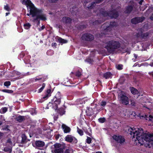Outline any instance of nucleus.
<instances>
[{
  "instance_id": "nucleus-1",
  "label": "nucleus",
  "mask_w": 153,
  "mask_h": 153,
  "mask_svg": "<svg viewBox=\"0 0 153 153\" xmlns=\"http://www.w3.org/2000/svg\"><path fill=\"white\" fill-rule=\"evenodd\" d=\"M128 131L133 140L135 142L137 141L141 145L148 144L150 147L153 146V136L151 137L149 134L143 133L142 128L134 127L129 128Z\"/></svg>"
},
{
  "instance_id": "nucleus-2",
  "label": "nucleus",
  "mask_w": 153,
  "mask_h": 153,
  "mask_svg": "<svg viewBox=\"0 0 153 153\" xmlns=\"http://www.w3.org/2000/svg\"><path fill=\"white\" fill-rule=\"evenodd\" d=\"M22 3L25 4L29 13L27 14L28 16H31L33 18V21L37 25L40 24V20L45 21L46 20L45 15L43 14L41 10L36 8L30 0H21Z\"/></svg>"
},
{
  "instance_id": "nucleus-3",
  "label": "nucleus",
  "mask_w": 153,
  "mask_h": 153,
  "mask_svg": "<svg viewBox=\"0 0 153 153\" xmlns=\"http://www.w3.org/2000/svg\"><path fill=\"white\" fill-rule=\"evenodd\" d=\"M62 96L61 93L59 92H58L56 94L54 97L51 100V102H50L48 104V105L50 106H51L55 111H56L58 107V105H59L61 102V99L62 98Z\"/></svg>"
},
{
  "instance_id": "nucleus-4",
  "label": "nucleus",
  "mask_w": 153,
  "mask_h": 153,
  "mask_svg": "<svg viewBox=\"0 0 153 153\" xmlns=\"http://www.w3.org/2000/svg\"><path fill=\"white\" fill-rule=\"evenodd\" d=\"M106 45L103 46L110 53L114 51L116 49L119 48L120 46V44L118 41L114 40L109 41L106 42Z\"/></svg>"
},
{
  "instance_id": "nucleus-5",
  "label": "nucleus",
  "mask_w": 153,
  "mask_h": 153,
  "mask_svg": "<svg viewBox=\"0 0 153 153\" xmlns=\"http://www.w3.org/2000/svg\"><path fill=\"white\" fill-rule=\"evenodd\" d=\"M119 99L121 103L124 105L129 103V98L123 92L121 91L119 94Z\"/></svg>"
},
{
  "instance_id": "nucleus-6",
  "label": "nucleus",
  "mask_w": 153,
  "mask_h": 153,
  "mask_svg": "<svg viewBox=\"0 0 153 153\" xmlns=\"http://www.w3.org/2000/svg\"><path fill=\"white\" fill-rule=\"evenodd\" d=\"M102 15L104 16L107 17L108 19L114 18H116L118 16V13L116 10L110 11V13L107 12H104L102 13Z\"/></svg>"
},
{
  "instance_id": "nucleus-7",
  "label": "nucleus",
  "mask_w": 153,
  "mask_h": 153,
  "mask_svg": "<svg viewBox=\"0 0 153 153\" xmlns=\"http://www.w3.org/2000/svg\"><path fill=\"white\" fill-rule=\"evenodd\" d=\"M112 138L117 143H120V144L122 145L125 142V139L124 137L121 136L114 135L112 137Z\"/></svg>"
},
{
  "instance_id": "nucleus-8",
  "label": "nucleus",
  "mask_w": 153,
  "mask_h": 153,
  "mask_svg": "<svg viewBox=\"0 0 153 153\" xmlns=\"http://www.w3.org/2000/svg\"><path fill=\"white\" fill-rule=\"evenodd\" d=\"M55 149L52 150V152L53 153H62L63 152V149L61 148V145L59 144H56L54 145Z\"/></svg>"
},
{
  "instance_id": "nucleus-9",
  "label": "nucleus",
  "mask_w": 153,
  "mask_h": 153,
  "mask_svg": "<svg viewBox=\"0 0 153 153\" xmlns=\"http://www.w3.org/2000/svg\"><path fill=\"white\" fill-rule=\"evenodd\" d=\"M94 38V36L90 34H84L82 36V39L83 40L87 41L92 40Z\"/></svg>"
},
{
  "instance_id": "nucleus-10",
  "label": "nucleus",
  "mask_w": 153,
  "mask_h": 153,
  "mask_svg": "<svg viewBox=\"0 0 153 153\" xmlns=\"http://www.w3.org/2000/svg\"><path fill=\"white\" fill-rule=\"evenodd\" d=\"M117 25L116 22H111L109 26H106V28L104 29V32H105V34H108L110 33V31L108 30L109 29L111 28V27L116 26Z\"/></svg>"
},
{
  "instance_id": "nucleus-11",
  "label": "nucleus",
  "mask_w": 153,
  "mask_h": 153,
  "mask_svg": "<svg viewBox=\"0 0 153 153\" xmlns=\"http://www.w3.org/2000/svg\"><path fill=\"white\" fill-rule=\"evenodd\" d=\"M65 140L68 142H72L76 143L77 142L76 139L71 135H67L65 138Z\"/></svg>"
},
{
  "instance_id": "nucleus-12",
  "label": "nucleus",
  "mask_w": 153,
  "mask_h": 153,
  "mask_svg": "<svg viewBox=\"0 0 153 153\" xmlns=\"http://www.w3.org/2000/svg\"><path fill=\"white\" fill-rule=\"evenodd\" d=\"M139 31L136 35V36L137 37H140L145 39L149 35V33L147 32L143 33L140 30V29H139Z\"/></svg>"
},
{
  "instance_id": "nucleus-13",
  "label": "nucleus",
  "mask_w": 153,
  "mask_h": 153,
  "mask_svg": "<svg viewBox=\"0 0 153 153\" xmlns=\"http://www.w3.org/2000/svg\"><path fill=\"white\" fill-rule=\"evenodd\" d=\"M144 19L143 17H136L132 19L131 20V22L134 24L142 22Z\"/></svg>"
},
{
  "instance_id": "nucleus-14",
  "label": "nucleus",
  "mask_w": 153,
  "mask_h": 153,
  "mask_svg": "<svg viewBox=\"0 0 153 153\" xmlns=\"http://www.w3.org/2000/svg\"><path fill=\"white\" fill-rule=\"evenodd\" d=\"M44 145V142L40 140L36 141L34 143H33V146L34 147L38 148L40 147H42Z\"/></svg>"
},
{
  "instance_id": "nucleus-15",
  "label": "nucleus",
  "mask_w": 153,
  "mask_h": 153,
  "mask_svg": "<svg viewBox=\"0 0 153 153\" xmlns=\"http://www.w3.org/2000/svg\"><path fill=\"white\" fill-rule=\"evenodd\" d=\"M62 127L65 133H69L71 131V128L64 124L62 125Z\"/></svg>"
},
{
  "instance_id": "nucleus-16",
  "label": "nucleus",
  "mask_w": 153,
  "mask_h": 153,
  "mask_svg": "<svg viewBox=\"0 0 153 153\" xmlns=\"http://www.w3.org/2000/svg\"><path fill=\"white\" fill-rule=\"evenodd\" d=\"M145 118L146 120H148L149 121L152 123V126H153V115H145Z\"/></svg>"
},
{
  "instance_id": "nucleus-17",
  "label": "nucleus",
  "mask_w": 153,
  "mask_h": 153,
  "mask_svg": "<svg viewBox=\"0 0 153 153\" xmlns=\"http://www.w3.org/2000/svg\"><path fill=\"white\" fill-rule=\"evenodd\" d=\"M86 115L88 116H91L93 114L92 110L91 108L87 107L85 111Z\"/></svg>"
},
{
  "instance_id": "nucleus-18",
  "label": "nucleus",
  "mask_w": 153,
  "mask_h": 153,
  "mask_svg": "<svg viewBox=\"0 0 153 153\" xmlns=\"http://www.w3.org/2000/svg\"><path fill=\"white\" fill-rule=\"evenodd\" d=\"M30 56L29 55H27L25 56L24 61L26 64H31L30 62Z\"/></svg>"
},
{
  "instance_id": "nucleus-19",
  "label": "nucleus",
  "mask_w": 153,
  "mask_h": 153,
  "mask_svg": "<svg viewBox=\"0 0 153 153\" xmlns=\"http://www.w3.org/2000/svg\"><path fill=\"white\" fill-rule=\"evenodd\" d=\"M130 91L131 93L133 94H137L138 93V91L136 88L133 87H131L130 88Z\"/></svg>"
},
{
  "instance_id": "nucleus-20",
  "label": "nucleus",
  "mask_w": 153,
  "mask_h": 153,
  "mask_svg": "<svg viewBox=\"0 0 153 153\" xmlns=\"http://www.w3.org/2000/svg\"><path fill=\"white\" fill-rule=\"evenodd\" d=\"M71 21V19L66 17H63L62 19L63 22L66 23L70 22Z\"/></svg>"
},
{
  "instance_id": "nucleus-21",
  "label": "nucleus",
  "mask_w": 153,
  "mask_h": 153,
  "mask_svg": "<svg viewBox=\"0 0 153 153\" xmlns=\"http://www.w3.org/2000/svg\"><path fill=\"white\" fill-rule=\"evenodd\" d=\"M133 9V7L131 6H128L126 8L125 12L126 13H129Z\"/></svg>"
},
{
  "instance_id": "nucleus-22",
  "label": "nucleus",
  "mask_w": 153,
  "mask_h": 153,
  "mask_svg": "<svg viewBox=\"0 0 153 153\" xmlns=\"http://www.w3.org/2000/svg\"><path fill=\"white\" fill-rule=\"evenodd\" d=\"M31 26V25L29 23H26L24 24V27L25 29H29Z\"/></svg>"
},
{
  "instance_id": "nucleus-23",
  "label": "nucleus",
  "mask_w": 153,
  "mask_h": 153,
  "mask_svg": "<svg viewBox=\"0 0 153 153\" xmlns=\"http://www.w3.org/2000/svg\"><path fill=\"white\" fill-rule=\"evenodd\" d=\"M42 79L41 76L40 75L33 79V81L36 82L39 80L42 81Z\"/></svg>"
},
{
  "instance_id": "nucleus-24",
  "label": "nucleus",
  "mask_w": 153,
  "mask_h": 153,
  "mask_svg": "<svg viewBox=\"0 0 153 153\" xmlns=\"http://www.w3.org/2000/svg\"><path fill=\"white\" fill-rule=\"evenodd\" d=\"M111 76V74L110 72H108L103 75V77L105 78L106 79H108Z\"/></svg>"
},
{
  "instance_id": "nucleus-25",
  "label": "nucleus",
  "mask_w": 153,
  "mask_h": 153,
  "mask_svg": "<svg viewBox=\"0 0 153 153\" xmlns=\"http://www.w3.org/2000/svg\"><path fill=\"white\" fill-rule=\"evenodd\" d=\"M14 73L19 76L18 77L16 78V79H17L19 78H22L23 77V76L22 75H21V74L19 72L14 71Z\"/></svg>"
},
{
  "instance_id": "nucleus-26",
  "label": "nucleus",
  "mask_w": 153,
  "mask_h": 153,
  "mask_svg": "<svg viewBox=\"0 0 153 153\" xmlns=\"http://www.w3.org/2000/svg\"><path fill=\"white\" fill-rule=\"evenodd\" d=\"M7 110V108L6 107L2 108L0 109V113L1 114L5 113Z\"/></svg>"
},
{
  "instance_id": "nucleus-27",
  "label": "nucleus",
  "mask_w": 153,
  "mask_h": 153,
  "mask_svg": "<svg viewBox=\"0 0 153 153\" xmlns=\"http://www.w3.org/2000/svg\"><path fill=\"white\" fill-rule=\"evenodd\" d=\"M16 119L17 121L20 122L24 120L25 119V117L24 116H18L16 118Z\"/></svg>"
},
{
  "instance_id": "nucleus-28",
  "label": "nucleus",
  "mask_w": 153,
  "mask_h": 153,
  "mask_svg": "<svg viewBox=\"0 0 153 153\" xmlns=\"http://www.w3.org/2000/svg\"><path fill=\"white\" fill-rule=\"evenodd\" d=\"M77 132L80 135L82 136L83 134V131L81 129H80L78 127L77 128Z\"/></svg>"
},
{
  "instance_id": "nucleus-29",
  "label": "nucleus",
  "mask_w": 153,
  "mask_h": 153,
  "mask_svg": "<svg viewBox=\"0 0 153 153\" xmlns=\"http://www.w3.org/2000/svg\"><path fill=\"white\" fill-rule=\"evenodd\" d=\"M58 41L59 42L62 43H67V40L62 39L61 38H59L58 39Z\"/></svg>"
},
{
  "instance_id": "nucleus-30",
  "label": "nucleus",
  "mask_w": 153,
  "mask_h": 153,
  "mask_svg": "<svg viewBox=\"0 0 153 153\" xmlns=\"http://www.w3.org/2000/svg\"><path fill=\"white\" fill-rule=\"evenodd\" d=\"M4 10L8 11H9L11 10V9L7 4L4 6Z\"/></svg>"
},
{
  "instance_id": "nucleus-31",
  "label": "nucleus",
  "mask_w": 153,
  "mask_h": 153,
  "mask_svg": "<svg viewBox=\"0 0 153 153\" xmlns=\"http://www.w3.org/2000/svg\"><path fill=\"white\" fill-rule=\"evenodd\" d=\"M71 11L72 13H75V14H76L77 11V8L76 7H74L72 8V10L71 9Z\"/></svg>"
},
{
  "instance_id": "nucleus-32",
  "label": "nucleus",
  "mask_w": 153,
  "mask_h": 153,
  "mask_svg": "<svg viewBox=\"0 0 153 153\" xmlns=\"http://www.w3.org/2000/svg\"><path fill=\"white\" fill-rule=\"evenodd\" d=\"M53 53V51L51 50H48L47 52V54L48 55H52Z\"/></svg>"
},
{
  "instance_id": "nucleus-33",
  "label": "nucleus",
  "mask_w": 153,
  "mask_h": 153,
  "mask_svg": "<svg viewBox=\"0 0 153 153\" xmlns=\"http://www.w3.org/2000/svg\"><path fill=\"white\" fill-rule=\"evenodd\" d=\"M41 76L42 78V81L44 82L45 81L47 78V76L45 75H41Z\"/></svg>"
},
{
  "instance_id": "nucleus-34",
  "label": "nucleus",
  "mask_w": 153,
  "mask_h": 153,
  "mask_svg": "<svg viewBox=\"0 0 153 153\" xmlns=\"http://www.w3.org/2000/svg\"><path fill=\"white\" fill-rule=\"evenodd\" d=\"M4 150L5 152H7L10 153H11V147L9 148H8L7 147H5L4 149Z\"/></svg>"
},
{
  "instance_id": "nucleus-35",
  "label": "nucleus",
  "mask_w": 153,
  "mask_h": 153,
  "mask_svg": "<svg viewBox=\"0 0 153 153\" xmlns=\"http://www.w3.org/2000/svg\"><path fill=\"white\" fill-rule=\"evenodd\" d=\"M85 61L89 63H92L93 62V60L90 58H88L85 59Z\"/></svg>"
},
{
  "instance_id": "nucleus-36",
  "label": "nucleus",
  "mask_w": 153,
  "mask_h": 153,
  "mask_svg": "<svg viewBox=\"0 0 153 153\" xmlns=\"http://www.w3.org/2000/svg\"><path fill=\"white\" fill-rule=\"evenodd\" d=\"M45 83H43L42 84V87H41L39 90V91H38V92L39 93H40L41 92L42 90H43V89H44V88L45 87Z\"/></svg>"
},
{
  "instance_id": "nucleus-37",
  "label": "nucleus",
  "mask_w": 153,
  "mask_h": 153,
  "mask_svg": "<svg viewBox=\"0 0 153 153\" xmlns=\"http://www.w3.org/2000/svg\"><path fill=\"white\" fill-rule=\"evenodd\" d=\"M123 65H122L119 64L116 65V67L118 70H121L123 69Z\"/></svg>"
},
{
  "instance_id": "nucleus-38",
  "label": "nucleus",
  "mask_w": 153,
  "mask_h": 153,
  "mask_svg": "<svg viewBox=\"0 0 153 153\" xmlns=\"http://www.w3.org/2000/svg\"><path fill=\"white\" fill-rule=\"evenodd\" d=\"M3 91L9 93H12L13 92V91L8 89H5L3 90Z\"/></svg>"
},
{
  "instance_id": "nucleus-39",
  "label": "nucleus",
  "mask_w": 153,
  "mask_h": 153,
  "mask_svg": "<svg viewBox=\"0 0 153 153\" xmlns=\"http://www.w3.org/2000/svg\"><path fill=\"white\" fill-rule=\"evenodd\" d=\"M46 94L48 95L49 96H51V91L50 89H48L47 91L45 93Z\"/></svg>"
},
{
  "instance_id": "nucleus-40",
  "label": "nucleus",
  "mask_w": 153,
  "mask_h": 153,
  "mask_svg": "<svg viewBox=\"0 0 153 153\" xmlns=\"http://www.w3.org/2000/svg\"><path fill=\"white\" fill-rule=\"evenodd\" d=\"M73 151L72 149H67L65 152V153H73Z\"/></svg>"
},
{
  "instance_id": "nucleus-41",
  "label": "nucleus",
  "mask_w": 153,
  "mask_h": 153,
  "mask_svg": "<svg viewBox=\"0 0 153 153\" xmlns=\"http://www.w3.org/2000/svg\"><path fill=\"white\" fill-rule=\"evenodd\" d=\"M91 138L89 137H87V139L86 140V142L88 143L89 144L91 143Z\"/></svg>"
},
{
  "instance_id": "nucleus-42",
  "label": "nucleus",
  "mask_w": 153,
  "mask_h": 153,
  "mask_svg": "<svg viewBox=\"0 0 153 153\" xmlns=\"http://www.w3.org/2000/svg\"><path fill=\"white\" fill-rule=\"evenodd\" d=\"M4 85L6 86H8L10 85V81H6L4 82Z\"/></svg>"
},
{
  "instance_id": "nucleus-43",
  "label": "nucleus",
  "mask_w": 153,
  "mask_h": 153,
  "mask_svg": "<svg viewBox=\"0 0 153 153\" xmlns=\"http://www.w3.org/2000/svg\"><path fill=\"white\" fill-rule=\"evenodd\" d=\"M99 121L101 123H103L105 120V119L104 118H100L98 119Z\"/></svg>"
},
{
  "instance_id": "nucleus-44",
  "label": "nucleus",
  "mask_w": 153,
  "mask_h": 153,
  "mask_svg": "<svg viewBox=\"0 0 153 153\" xmlns=\"http://www.w3.org/2000/svg\"><path fill=\"white\" fill-rule=\"evenodd\" d=\"M50 96L45 94V95L42 97V99H44L42 101H44V100H47Z\"/></svg>"
},
{
  "instance_id": "nucleus-45",
  "label": "nucleus",
  "mask_w": 153,
  "mask_h": 153,
  "mask_svg": "<svg viewBox=\"0 0 153 153\" xmlns=\"http://www.w3.org/2000/svg\"><path fill=\"white\" fill-rule=\"evenodd\" d=\"M0 121L2 122L4 121H5V119L4 118V117L2 115H1L0 116Z\"/></svg>"
},
{
  "instance_id": "nucleus-46",
  "label": "nucleus",
  "mask_w": 153,
  "mask_h": 153,
  "mask_svg": "<svg viewBox=\"0 0 153 153\" xmlns=\"http://www.w3.org/2000/svg\"><path fill=\"white\" fill-rule=\"evenodd\" d=\"M76 76L79 77L81 75V72L79 71H77L75 74Z\"/></svg>"
},
{
  "instance_id": "nucleus-47",
  "label": "nucleus",
  "mask_w": 153,
  "mask_h": 153,
  "mask_svg": "<svg viewBox=\"0 0 153 153\" xmlns=\"http://www.w3.org/2000/svg\"><path fill=\"white\" fill-rule=\"evenodd\" d=\"M106 104V102L105 101H102L101 103V105L102 106H104Z\"/></svg>"
},
{
  "instance_id": "nucleus-48",
  "label": "nucleus",
  "mask_w": 153,
  "mask_h": 153,
  "mask_svg": "<svg viewBox=\"0 0 153 153\" xmlns=\"http://www.w3.org/2000/svg\"><path fill=\"white\" fill-rule=\"evenodd\" d=\"M7 144L9 143L10 144V145L12 146V141L10 139L8 140H7Z\"/></svg>"
},
{
  "instance_id": "nucleus-49",
  "label": "nucleus",
  "mask_w": 153,
  "mask_h": 153,
  "mask_svg": "<svg viewBox=\"0 0 153 153\" xmlns=\"http://www.w3.org/2000/svg\"><path fill=\"white\" fill-rule=\"evenodd\" d=\"M24 54L23 53H21L19 55V57L20 58H22L24 57Z\"/></svg>"
},
{
  "instance_id": "nucleus-50",
  "label": "nucleus",
  "mask_w": 153,
  "mask_h": 153,
  "mask_svg": "<svg viewBox=\"0 0 153 153\" xmlns=\"http://www.w3.org/2000/svg\"><path fill=\"white\" fill-rule=\"evenodd\" d=\"M102 1H103V0H97L96 1V3H100Z\"/></svg>"
},
{
  "instance_id": "nucleus-51",
  "label": "nucleus",
  "mask_w": 153,
  "mask_h": 153,
  "mask_svg": "<svg viewBox=\"0 0 153 153\" xmlns=\"http://www.w3.org/2000/svg\"><path fill=\"white\" fill-rule=\"evenodd\" d=\"M62 110V111L63 112H59V114L61 115H63L64 114V110Z\"/></svg>"
},
{
  "instance_id": "nucleus-52",
  "label": "nucleus",
  "mask_w": 153,
  "mask_h": 153,
  "mask_svg": "<svg viewBox=\"0 0 153 153\" xmlns=\"http://www.w3.org/2000/svg\"><path fill=\"white\" fill-rule=\"evenodd\" d=\"M85 133H86V134H87L88 135H89V136H90L91 135V133L89 132H88V131H85Z\"/></svg>"
},
{
  "instance_id": "nucleus-53",
  "label": "nucleus",
  "mask_w": 153,
  "mask_h": 153,
  "mask_svg": "<svg viewBox=\"0 0 153 153\" xmlns=\"http://www.w3.org/2000/svg\"><path fill=\"white\" fill-rule=\"evenodd\" d=\"M58 118V116H54V119L55 120H57Z\"/></svg>"
},
{
  "instance_id": "nucleus-54",
  "label": "nucleus",
  "mask_w": 153,
  "mask_h": 153,
  "mask_svg": "<svg viewBox=\"0 0 153 153\" xmlns=\"http://www.w3.org/2000/svg\"><path fill=\"white\" fill-rule=\"evenodd\" d=\"M18 31H19V32H22L23 31V30L21 28H19L18 29Z\"/></svg>"
},
{
  "instance_id": "nucleus-55",
  "label": "nucleus",
  "mask_w": 153,
  "mask_h": 153,
  "mask_svg": "<svg viewBox=\"0 0 153 153\" xmlns=\"http://www.w3.org/2000/svg\"><path fill=\"white\" fill-rule=\"evenodd\" d=\"M44 28H45V27L44 26H42V27H41V29L39 28V31H41V30H43Z\"/></svg>"
},
{
  "instance_id": "nucleus-56",
  "label": "nucleus",
  "mask_w": 153,
  "mask_h": 153,
  "mask_svg": "<svg viewBox=\"0 0 153 153\" xmlns=\"http://www.w3.org/2000/svg\"><path fill=\"white\" fill-rule=\"evenodd\" d=\"M151 136H153V135H152L150 134H149ZM146 146H148L149 148H151V147H153V146H152L151 147H149V146H148V144H146V145H145Z\"/></svg>"
},
{
  "instance_id": "nucleus-57",
  "label": "nucleus",
  "mask_w": 153,
  "mask_h": 153,
  "mask_svg": "<svg viewBox=\"0 0 153 153\" xmlns=\"http://www.w3.org/2000/svg\"><path fill=\"white\" fill-rule=\"evenodd\" d=\"M150 19L151 20L153 21V13L152 14L151 17H150Z\"/></svg>"
},
{
  "instance_id": "nucleus-58",
  "label": "nucleus",
  "mask_w": 153,
  "mask_h": 153,
  "mask_svg": "<svg viewBox=\"0 0 153 153\" xmlns=\"http://www.w3.org/2000/svg\"><path fill=\"white\" fill-rule=\"evenodd\" d=\"M134 56L135 59H136L137 57V55L135 54H134Z\"/></svg>"
},
{
  "instance_id": "nucleus-59",
  "label": "nucleus",
  "mask_w": 153,
  "mask_h": 153,
  "mask_svg": "<svg viewBox=\"0 0 153 153\" xmlns=\"http://www.w3.org/2000/svg\"><path fill=\"white\" fill-rule=\"evenodd\" d=\"M149 74L150 75L153 77V72H150Z\"/></svg>"
},
{
  "instance_id": "nucleus-60",
  "label": "nucleus",
  "mask_w": 153,
  "mask_h": 153,
  "mask_svg": "<svg viewBox=\"0 0 153 153\" xmlns=\"http://www.w3.org/2000/svg\"><path fill=\"white\" fill-rule=\"evenodd\" d=\"M32 74V73H30V74H29V72H28L25 75H30V74Z\"/></svg>"
},
{
  "instance_id": "nucleus-61",
  "label": "nucleus",
  "mask_w": 153,
  "mask_h": 153,
  "mask_svg": "<svg viewBox=\"0 0 153 153\" xmlns=\"http://www.w3.org/2000/svg\"><path fill=\"white\" fill-rule=\"evenodd\" d=\"M150 65L152 67H153V62L152 63H150Z\"/></svg>"
},
{
  "instance_id": "nucleus-62",
  "label": "nucleus",
  "mask_w": 153,
  "mask_h": 153,
  "mask_svg": "<svg viewBox=\"0 0 153 153\" xmlns=\"http://www.w3.org/2000/svg\"><path fill=\"white\" fill-rule=\"evenodd\" d=\"M9 14H10V13L9 12L6 13V16H7Z\"/></svg>"
},
{
  "instance_id": "nucleus-63",
  "label": "nucleus",
  "mask_w": 153,
  "mask_h": 153,
  "mask_svg": "<svg viewBox=\"0 0 153 153\" xmlns=\"http://www.w3.org/2000/svg\"><path fill=\"white\" fill-rule=\"evenodd\" d=\"M99 20H97L96 21V22H98L99 23H100L101 22H99Z\"/></svg>"
},
{
  "instance_id": "nucleus-64",
  "label": "nucleus",
  "mask_w": 153,
  "mask_h": 153,
  "mask_svg": "<svg viewBox=\"0 0 153 153\" xmlns=\"http://www.w3.org/2000/svg\"><path fill=\"white\" fill-rule=\"evenodd\" d=\"M88 130L89 131L91 132V129L90 128H88Z\"/></svg>"
}]
</instances>
